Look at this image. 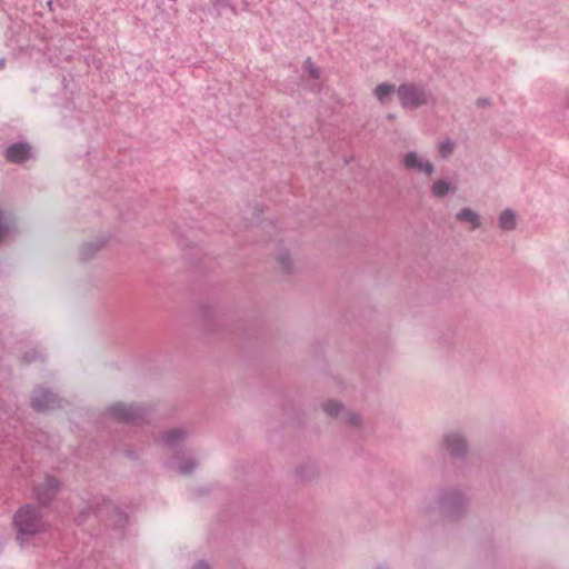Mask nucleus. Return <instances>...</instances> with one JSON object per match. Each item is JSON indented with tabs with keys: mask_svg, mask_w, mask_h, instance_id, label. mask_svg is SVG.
<instances>
[{
	"mask_svg": "<svg viewBox=\"0 0 569 569\" xmlns=\"http://www.w3.org/2000/svg\"><path fill=\"white\" fill-rule=\"evenodd\" d=\"M14 539L20 548L28 547L32 540L49 529L40 508L31 503L21 506L12 517Z\"/></svg>",
	"mask_w": 569,
	"mask_h": 569,
	"instance_id": "1",
	"label": "nucleus"
},
{
	"mask_svg": "<svg viewBox=\"0 0 569 569\" xmlns=\"http://www.w3.org/2000/svg\"><path fill=\"white\" fill-rule=\"evenodd\" d=\"M400 104L406 109H417L428 104L431 100L430 93L420 86L412 83L401 84L397 89Z\"/></svg>",
	"mask_w": 569,
	"mask_h": 569,
	"instance_id": "2",
	"label": "nucleus"
},
{
	"mask_svg": "<svg viewBox=\"0 0 569 569\" xmlns=\"http://www.w3.org/2000/svg\"><path fill=\"white\" fill-rule=\"evenodd\" d=\"M442 446L455 458H463L468 452L467 439L460 431L446 432Z\"/></svg>",
	"mask_w": 569,
	"mask_h": 569,
	"instance_id": "3",
	"label": "nucleus"
},
{
	"mask_svg": "<svg viewBox=\"0 0 569 569\" xmlns=\"http://www.w3.org/2000/svg\"><path fill=\"white\" fill-rule=\"evenodd\" d=\"M403 166L408 170H415L427 177L432 176L435 172L433 163L423 154L416 151H409L403 156Z\"/></svg>",
	"mask_w": 569,
	"mask_h": 569,
	"instance_id": "4",
	"label": "nucleus"
},
{
	"mask_svg": "<svg viewBox=\"0 0 569 569\" xmlns=\"http://www.w3.org/2000/svg\"><path fill=\"white\" fill-rule=\"evenodd\" d=\"M108 415L118 421L133 422L143 416V410L138 406L118 402L109 407Z\"/></svg>",
	"mask_w": 569,
	"mask_h": 569,
	"instance_id": "5",
	"label": "nucleus"
},
{
	"mask_svg": "<svg viewBox=\"0 0 569 569\" xmlns=\"http://www.w3.org/2000/svg\"><path fill=\"white\" fill-rule=\"evenodd\" d=\"M6 159L16 164L27 162L33 157L32 147L26 141H19L10 144L6 149Z\"/></svg>",
	"mask_w": 569,
	"mask_h": 569,
	"instance_id": "6",
	"label": "nucleus"
},
{
	"mask_svg": "<svg viewBox=\"0 0 569 569\" xmlns=\"http://www.w3.org/2000/svg\"><path fill=\"white\" fill-rule=\"evenodd\" d=\"M59 481L53 477H46L43 482L34 486V497L42 505H48L59 490Z\"/></svg>",
	"mask_w": 569,
	"mask_h": 569,
	"instance_id": "7",
	"label": "nucleus"
},
{
	"mask_svg": "<svg viewBox=\"0 0 569 569\" xmlns=\"http://www.w3.org/2000/svg\"><path fill=\"white\" fill-rule=\"evenodd\" d=\"M439 503L445 512L453 515L463 509L466 505L465 496L457 490H449L441 493L439 497Z\"/></svg>",
	"mask_w": 569,
	"mask_h": 569,
	"instance_id": "8",
	"label": "nucleus"
},
{
	"mask_svg": "<svg viewBox=\"0 0 569 569\" xmlns=\"http://www.w3.org/2000/svg\"><path fill=\"white\" fill-rule=\"evenodd\" d=\"M323 410L328 416L341 418L342 420L349 422L350 425H357L360 420L357 413L348 411L338 401L330 400L323 403Z\"/></svg>",
	"mask_w": 569,
	"mask_h": 569,
	"instance_id": "9",
	"label": "nucleus"
},
{
	"mask_svg": "<svg viewBox=\"0 0 569 569\" xmlns=\"http://www.w3.org/2000/svg\"><path fill=\"white\" fill-rule=\"evenodd\" d=\"M32 407L38 411H44L59 407V400L52 392L40 389L34 391L32 397Z\"/></svg>",
	"mask_w": 569,
	"mask_h": 569,
	"instance_id": "10",
	"label": "nucleus"
},
{
	"mask_svg": "<svg viewBox=\"0 0 569 569\" xmlns=\"http://www.w3.org/2000/svg\"><path fill=\"white\" fill-rule=\"evenodd\" d=\"M18 222L16 217L0 209V242L6 241L17 234Z\"/></svg>",
	"mask_w": 569,
	"mask_h": 569,
	"instance_id": "11",
	"label": "nucleus"
},
{
	"mask_svg": "<svg viewBox=\"0 0 569 569\" xmlns=\"http://www.w3.org/2000/svg\"><path fill=\"white\" fill-rule=\"evenodd\" d=\"M518 213L511 208L502 209L497 218V223L503 232H511L518 227Z\"/></svg>",
	"mask_w": 569,
	"mask_h": 569,
	"instance_id": "12",
	"label": "nucleus"
},
{
	"mask_svg": "<svg viewBox=\"0 0 569 569\" xmlns=\"http://www.w3.org/2000/svg\"><path fill=\"white\" fill-rule=\"evenodd\" d=\"M109 238L98 237L97 239L87 241L79 248V257L86 261L96 256L107 243Z\"/></svg>",
	"mask_w": 569,
	"mask_h": 569,
	"instance_id": "13",
	"label": "nucleus"
},
{
	"mask_svg": "<svg viewBox=\"0 0 569 569\" xmlns=\"http://www.w3.org/2000/svg\"><path fill=\"white\" fill-rule=\"evenodd\" d=\"M457 221L466 223L470 230H477L482 226V218L478 211L472 208L465 207L456 214Z\"/></svg>",
	"mask_w": 569,
	"mask_h": 569,
	"instance_id": "14",
	"label": "nucleus"
},
{
	"mask_svg": "<svg viewBox=\"0 0 569 569\" xmlns=\"http://www.w3.org/2000/svg\"><path fill=\"white\" fill-rule=\"evenodd\" d=\"M171 468L181 475H189L198 466V461L184 453L177 455L171 461Z\"/></svg>",
	"mask_w": 569,
	"mask_h": 569,
	"instance_id": "15",
	"label": "nucleus"
},
{
	"mask_svg": "<svg viewBox=\"0 0 569 569\" xmlns=\"http://www.w3.org/2000/svg\"><path fill=\"white\" fill-rule=\"evenodd\" d=\"M430 191L435 198L441 199L453 193L456 191V186L448 178L437 179L432 182Z\"/></svg>",
	"mask_w": 569,
	"mask_h": 569,
	"instance_id": "16",
	"label": "nucleus"
},
{
	"mask_svg": "<svg viewBox=\"0 0 569 569\" xmlns=\"http://www.w3.org/2000/svg\"><path fill=\"white\" fill-rule=\"evenodd\" d=\"M187 437V432L182 429H170L163 437L162 442L169 449H176Z\"/></svg>",
	"mask_w": 569,
	"mask_h": 569,
	"instance_id": "17",
	"label": "nucleus"
},
{
	"mask_svg": "<svg viewBox=\"0 0 569 569\" xmlns=\"http://www.w3.org/2000/svg\"><path fill=\"white\" fill-rule=\"evenodd\" d=\"M396 92L397 89L395 88V86L387 82L378 84L373 91L375 97L379 100V102L383 104L389 102L392 94Z\"/></svg>",
	"mask_w": 569,
	"mask_h": 569,
	"instance_id": "18",
	"label": "nucleus"
},
{
	"mask_svg": "<svg viewBox=\"0 0 569 569\" xmlns=\"http://www.w3.org/2000/svg\"><path fill=\"white\" fill-rule=\"evenodd\" d=\"M455 147V141L448 138L438 143V151L442 158H448L453 152Z\"/></svg>",
	"mask_w": 569,
	"mask_h": 569,
	"instance_id": "19",
	"label": "nucleus"
},
{
	"mask_svg": "<svg viewBox=\"0 0 569 569\" xmlns=\"http://www.w3.org/2000/svg\"><path fill=\"white\" fill-rule=\"evenodd\" d=\"M277 260L281 264L283 270L289 271L291 269V259L288 251H279V253L277 254Z\"/></svg>",
	"mask_w": 569,
	"mask_h": 569,
	"instance_id": "20",
	"label": "nucleus"
},
{
	"mask_svg": "<svg viewBox=\"0 0 569 569\" xmlns=\"http://www.w3.org/2000/svg\"><path fill=\"white\" fill-rule=\"evenodd\" d=\"M305 72L308 74L309 78L318 79L320 71L319 69L311 62L310 59H307L305 61Z\"/></svg>",
	"mask_w": 569,
	"mask_h": 569,
	"instance_id": "21",
	"label": "nucleus"
},
{
	"mask_svg": "<svg viewBox=\"0 0 569 569\" xmlns=\"http://www.w3.org/2000/svg\"><path fill=\"white\" fill-rule=\"evenodd\" d=\"M192 569H209V565L203 560H199L193 565Z\"/></svg>",
	"mask_w": 569,
	"mask_h": 569,
	"instance_id": "22",
	"label": "nucleus"
},
{
	"mask_svg": "<svg viewBox=\"0 0 569 569\" xmlns=\"http://www.w3.org/2000/svg\"><path fill=\"white\" fill-rule=\"evenodd\" d=\"M116 515H117V517L119 518V519H118L119 525H122L123 522H126V521H127V518H126L121 512H118V511H117V513H116Z\"/></svg>",
	"mask_w": 569,
	"mask_h": 569,
	"instance_id": "23",
	"label": "nucleus"
},
{
	"mask_svg": "<svg viewBox=\"0 0 569 569\" xmlns=\"http://www.w3.org/2000/svg\"><path fill=\"white\" fill-rule=\"evenodd\" d=\"M6 60L3 58L0 59V69L4 67Z\"/></svg>",
	"mask_w": 569,
	"mask_h": 569,
	"instance_id": "24",
	"label": "nucleus"
}]
</instances>
